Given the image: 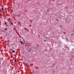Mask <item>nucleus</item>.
<instances>
[{"mask_svg": "<svg viewBox=\"0 0 74 74\" xmlns=\"http://www.w3.org/2000/svg\"><path fill=\"white\" fill-rule=\"evenodd\" d=\"M20 42L21 44H23V42H22V41H20Z\"/></svg>", "mask_w": 74, "mask_h": 74, "instance_id": "nucleus-1", "label": "nucleus"}, {"mask_svg": "<svg viewBox=\"0 0 74 74\" xmlns=\"http://www.w3.org/2000/svg\"><path fill=\"white\" fill-rule=\"evenodd\" d=\"M5 25H6V26H7V23L5 22Z\"/></svg>", "mask_w": 74, "mask_h": 74, "instance_id": "nucleus-2", "label": "nucleus"}, {"mask_svg": "<svg viewBox=\"0 0 74 74\" xmlns=\"http://www.w3.org/2000/svg\"><path fill=\"white\" fill-rule=\"evenodd\" d=\"M66 40H67V41H68V40H68V39L67 38H66Z\"/></svg>", "mask_w": 74, "mask_h": 74, "instance_id": "nucleus-3", "label": "nucleus"}, {"mask_svg": "<svg viewBox=\"0 0 74 74\" xmlns=\"http://www.w3.org/2000/svg\"><path fill=\"white\" fill-rule=\"evenodd\" d=\"M12 52H13V53H15V51L13 50Z\"/></svg>", "mask_w": 74, "mask_h": 74, "instance_id": "nucleus-4", "label": "nucleus"}, {"mask_svg": "<svg viewBox=\"0 0 74 74\" xmlns=\"http://www.w3.org/2000/svg\"><path fill=\"white\" fill-rule=\"evenodd\" d=\"M5 30H7V28H5Z\"/></svg>", "mask_w": 74, "mask_h": 74, "instance_id": "nucleus-5", "label": "nucleus"}, {"mask_svg": "<svg viewBox=\"0 0 74 74\" xmlns=\"http://www.w3.org/2000/svg\"><path fill=\"white\" fill-rule=\"evenodd\" d=\"M14 62H16V59H15Z\"/></svg>", "mask_w": 74, "mask_h": 74, "instance_id": "nucleus-6", "label": "nucleus"}, {"mask_svg": "<svg viewBox=\"0 0 74 74\" xmlns=\"http://www.w3.org/2000/svg\"><path fill=\"white\" fill-rule=\"evenodd\" d=\"M1 10H4V8H2L1 9Z\"/></svg>", "mask_w": 74, "mask_h": 74, "instance_id": "nucleus-7", "label": "nucleus"}, {"mask_svg": "<svg viewBox=\"0 0 74 74\" xmlns=\"http://www.w3.org/2000/svg\"><path fill=\"white\" fill-rule=\"evenodd\" d=\"M56 20L57 21H59V20H58L57 19H56Z\"/></svg>", "mask_w": 74, "mask_h": 74, "instance_id": "nucleus-8", "label": "nucleus"}, {"mask_svg": "<svg viewBox=\"0 0 74 74\" xmlns=\"http://www.w3.org/2000/svg\"><path fill=\"white\" fill-rule=\"evenodd\" d=\"M8 42H10V40H8Z\"/></svg>", "mask_w": 74, "mask_h": 74, "instance_id": "nucleus-9", "label": "nucleus"}, {"mask_svg": "<svg viewBox=\"0 0 74 74\" xmlns=\"http://www.w3.org/2000/svg\"><path fill=\"white\" fill-rule=\"evenodd\" d=\"M11 25H12L13 23L12 22H11Z\"/></svg>", "mask_w": 74, "mask_h": 74, "instance_id": "nucleus-10", "label": "nucleus"}, {"mask_svg": "<svg viewBox=\"0 0 74 74\" xmlns=\"http://www.w3.org/2000/svg\"><path fill=\"white\" fill-rule=\"evenodd\" d=\"M73 34H71V35H73Z\"/></svg>", "mask_w": 74, "mask_h": 74, "instance_id": "nucleus-11", "label": "nucleus"}, {"mask_svg": "<svg viewBox=\"0 0 74 74\" xmlns=\"http://www.w3.org/2000/svg\"><path fill=\"white\" fill-rule=\"evenodd\" d=\"M44 41H45V42H46V41H45V40H44Z\"/></svg>", "mask_w": 74, "mask_h": 74, "instance_id": "nucleus-12", "label": "nucleus"}, {"mask_svg": "<svg viewBox=\"0 0 74 74\" xmlns=\"http://www.w3.org/2000/svg\"><path fill=\"white\" fill-rule=\"evenodd\" d=\"M47 37H46V39H47Z\"/></svg>", "mask_w": 74, "mask_h": 74, "instance_id": "nucleus-13", "label": "nucleus"}, {"mask_svg": "<svg viewBox=\"0 0 74 74\" xmlns=\"http://www.w3.org/2000/svg\"><path fill=\"white\" fill-rule=\"evenodd\" d=\"M53 0V1H55V0Z\"/></svg>", "mask_w": 74, "mask_h": 74, "instance_id": "nucleus-14", "label": "nucleus"}, {"mask_svg": "<svg viewBox=\"0 0 74 74\" xmlns=\"http://www.w3.org/2000/svg\"><path fill=\"white\" fill-rule=\"evenodd\" d=\"M55 16H56V14H55Z\"/></svg>", "mask_w": 74, "mask_h": 74, "instance_id": "nucleus-15", "label": "nucleus"}, {"mask_svg": "<svg viewBox=\"0 0 74 74\" xmlns=\"http://www.w3.org/2000/svg\"><path fill=\"white\" fill-rule=\"evenodd\" d=\"M61 26V27H62V26Z\"/></svg>", "mask_w": 74, "mask_h": 74, "instance_id": "nucleus-16", "label": "nucleus"}, {"mask_svg": "<svg viewBox=\"0 0 74 74\" xmlns=\"http://www.w3.org/2000/svg\"><path fill=\"white\" fill-rule=\"evenodd\" d=\"M59 5H60V4H59Z\"/></svg>", "mask_w": 74, "mask_h": 74, "instance_id": "nucleus-17", "label": "nucleus"}, {"mask_svg": "<svg viewBox=\"0 0 74 74\" xmlns=\"http://www.w3.org/2000/svg\"><path fill=\"white\" fill-rule=\"evenodd\" d=\"M14 74H16V73H14Z\"/></svg>", "mask_w": 74, "mask_h": 74, "instance_id": "nucleus-18", "label": "nucleus"}, {"mask_svg": "<svg viewBox=\"0 0 74 74\" xmlns=\"http://www.w3.org/2000/svg\"><path fill=\"white\" fill-rule=\"evenodd\" d=\"M66 16H68L67 15H66Z\"/></svg>", "mask_w": 74, "mask_h": 74, "instance_id": "nucleus-19", "label": "nucleus"}, {"mask_svg": "<svg viewBox=\"0 0 74 74\" xmlns=\"http://www.w3.org/2000/svg\"><path fill=\"white\" fill-rule=\"evenodd\" d=\"M46 55H47V54H46Z\"/></svg>", "mask_w": 74, "mask_h": 74, "instance_id": "nucleus-20", "label": "nucleus"}]
</instances>
